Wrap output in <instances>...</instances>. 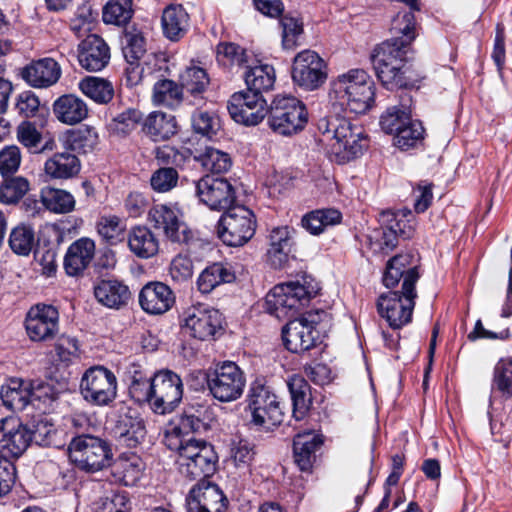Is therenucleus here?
Masks as SVG:
<instances>
[{
  "instance_id": "1",
  "label": "nucleus",
  "mask_w": 512,
  "mask_h": 512,
  "mask_svg": "<svg viewBox=\"0 0 512 512\" xmlns=\"http://www.w3.org/2000/svg\"><path fill=\"white\" fill-rule=\"evenodd\" d=\"M417 259L412 253L398 254L392 257L383 276L386 287H394L403 278L402 290L392 291L379 296L377 310L389 326L400 329L412 320L417 293L415 284L419 279L417 271Z\"/></svg>"
},
{
  "instance_id": "2",
  "label": "nucleus",
  "mask_w": 512,
  "mask_h": 512,
  "mask_svg": "<svg viewBox=\"0 0 512 512\" xmlns=\"http://www.w3.org/2000/svg\"><path fill=\"white\" fill-rule=\"evenodd\" d=\"M130 391L138 401H147L153 412L164 415L171 413L181 402L183 384L176 373L162 370L149 380L134 381Z\"/></svg>"
},
{
  "instance_id": "3",
  "label": "nucleus",
  "mask_w": 512,
  "mask_h": 512,
  "mask_svg": "<svg viewBox=\"0 0 512 512\" xmlns=\"http://www.w3.org/2000/svg\"><path fill=\"white\" fill-rule=\"evenodd\" d=\"M409 49L403 44L382 42L373 51L371 61L381 83L388 89L414 87L416 79L407 66L406 55Z\"/></svg>"
},
{
  "instance_id": "4",
  "label": "nucleus",
  "mask_w": 512,
  "mask_h": 512,
  "mask_svg": "<svg viewBox=\"0 0 512 512\" xmlns=\"http://www.w3.org/2000/svg\"><path fill=\"white\" fill-rule=\"evenodd\" d=\"M318 128L324 136L334 140L331 149L339 163L361 156L368 146L363 128L344 117L321 119Z\"/></svg>"
},
{
  "instance_id": "5",
  "label": "nucleus",
  "mask_w": 512,
  "mask_h": 512,
  "mask_svg": "<svg viewBox=\"0 0 512 512\" xmlns=\"http://www.w3.org/2000/svg\"><path fill=\"white\" fill-rule=\"evenodd\" d=\"M332 94L350 112L363 114L374 104L375 85L363 69H350L333 81Z\"/></svg>"
},
{
  "instance_id": "6",
  "label": "nucleus",
  "mask_w": 512,
  "mask_h": 512,
  "mask_svg": "<svg viewBox=\"0 0 512 512\" xmlns=\"http://www.w3.org/2000/svg\"><path fill=\"white\" fill-rule=\"evenodd\" d=\"M319 291L318 284L309 277H303L302 282L292 281L273 287L266 295L267 311L278 318L293 314L305 306L311 297Z\"/></svg>"
},
{
  "instance_id": "7",
  "label": "nucleus",
  "mask_w": 512,
  "mask_h": 512,
  "mask_svg": "<svg viewBox=\"0 0 512 512\" xmlns=\"http://www.w3.org/2000/svg\"><path fill=\"white\" fill-rule=\"evenodd\" d=\"M203 423L193 415L182 417L178 424L170 426L165 430L164 445L178 453L176 463L178 468L187 461L198 459V456L204 451L205 445H210L204 440L196 439L194 432L199 431Z\"/></svg>"
},
{
  "instance_id": "8",
  "label": "nucleus",
  "mask_w": 512,
  "mask_h": 512,
  "mask_svg": "<svg viewBox=\"0 0 512 512\" xmlns=\"http://www.w3.org/2000/svg\"><path fill=\"white\" fill-rule=\"evenodd\" d=\"M267 113L270 129L282 136L297 134L308 122V112L304 103L291 95H276Z\"/></svg>"
},
{
  "instance_id": "9",
  "label": "nucleus",
  "mask_w": 512,
  "mask_h": 512,
  "mask_svg": "<svg viewBox=\"0 0 512 512\" xmlns=\"http://www.w3.org/2000/svg\"><path fill=\"white\" fill-rule=\"evenodd\" d=\"M414 217L408 214H396L383 211L379 216L380 228L368 236L370 246L375 252L389 253L398 245V238L409 239L414 233Z\"/></svg>"
},
{
  "instance_id": "10",
  "label": "nucleus",
  "mask_w": 512,
  "mask_h": 512,
  "mask_svg": "<svg viewBox=\"0 0 512 512\" xmlns=\"http://www.w3.org/2000/svg\"><path fill=\"white\" fill-rule=\"evenodd\" d=\"M247 403L253 425L268 430L282 423L284 413L281 403L270 387L262 382L257 380L251 384Z\"/></svg>"
},
{
  "instance_id": "11",
  "label": "nucleus",
  "mask_w": 512,
  "mask_h": 512,
  "mask_svg": "<svg viewBox=\"0 0 512 512\" xmlns=\"http://www.w3.org/2000/svg\"><path fill=\"white\" fill-rule=\"evenodd\" d=\"M69 458L81 470L96 472L110 465L112 451L103 439L81 435L74 437L69 444Z\"/></svg>"
},
{
  "instance_id": "12",
  "label": "nucleus",
  "mask_w": 512,
  "mask_h": 512,
  "mask_svg": "<svg viewBox=\"0 0 512 512\" xmlns=\"http://www.w3.org/2000/svg\"><path fill=\"white\" fill-rule=\"evenodd\" d=\"M254 213L243 205H233L222 214L217 225L218 237L228 246L247 243L255 234Z\"/></svg>"
},
{
  "instance_id": "13",
  "label": "nucleus",
  "mask_w": 512,
  "mask_h": 512,
  "mask_svg": "<svg viewBox=\"0 0 512 512\" xmlns=\"http://www.w3.org/2000/svg\"><path fill=\"white\" fill-rule=\"evenodd\" d=\"M207 385L210 394L216 400L228 403L242 396L246 377L235 362L224 361L207 375Z\"/></svg>"
},
{
  "instance_id": "14",
  "label": "nucleus",
  "mask_w": 512,
  "mask_h": 512,
  "mask_svg": "<svg viewBox=\"0 0 512 512\" xmlns=\"http://www.w3.org/2000/svg\"><path fill=\"white\" fill-rule=\"evenodd\" d=\"M57 392L53 385L40 383L34 387V411H39V418L34 414V444L50 446L56 443L57 430L49 414L55 409Z\"/></svg>"
},
{
  "instance_id": "15",
  "label": "nucleus",
  "mask_w": 512,
  "mask_h": 512,
  "mask_svg": "<svg viewBox=\"0 0 512 512\" xmlns=\"http://www.w3.org/2000/svg\"><path fill=\"white\" fill-rule=\"evenodd\" d=\"M80 392L91 405L108 406L117 396V378L111 370L103 366L91 367L81 378Z\"/></svg>"
},
{
  "instance_id": "16",
  "label": "nucleus",
  "mask_w": 512,
  "mask_h": 512,
  "mask_svg": "<svg viewBox=\"0 0 512 512\" xmlns=\"http://www.w3.org/2000/svg\"><path fill=\"white\" fill-rule=\"evenodd\" d=\"M291 74L294 84L306 91H313L325 83L327 66L318 53L307 49L294 57Z\"/></svg>"
},
{
  "instance_id": "17",
  "label": "nucleus",
  "mask_w": 512,
  "mask_h": 512,
  "mask_svg": "<svg viewBox=\"0 0 512 512\" xmlns=\"http://www.w3.org/2000/svg\"><path fill=\"white\" fill-rule=\"evenodd\" d=\"M227 109L235 122L246 126L259 124L267 115V103L263 95L249 90L231 95Z\"/></svg>"
},
{
  "instance_id": "18",
  "label": "nucleus",
  "mask_w": 512,
  "mask_h": 512,
  "mask_svg": "<svg viewBox=\"0 0 512 512\" xmlns=\"http://www.w3.org/2000/svg\"><path fill=\"white\" fill-rule=\"evenodd\" d=\"M196 195L212 210L229 209L236 195L232 184L226 178L206 175L195 183Z\"/></svg>"
},
{
  "instance_id": "19",
  "label": "nucleus",
  "mask_w": 512,
  "mask_h": 512,
  "mask_svg": "<svg viewBox=\"0 0 512 512\" xmlns=\"http://www.w3.org/2000/svg\"><path fill=\"white\" fill-rule=\"evenodd\" d=\"M149 221L157 230L175 243H186L191 237L186 224L181 220L180 211L176 206L156 204L149 211Z\"/></svg>"
},
{
  "instance_id": "20",
  "label": "nucleus",
  "mask_w": 512,
  "mask_h": 512,
  "mask_svg": "<svg viewBox=\"0 0 512 512\" xmlns=\"http://www.w3.org/2000/svg\"><path fill=\"white\" fill-rule=\"evenodd\" d=\"M32 431L27 424L13 417L0 421V458H18L29 447Z\"/></svg>"
},
{
  "instance_id": "21",
  "label": "nucleus",
  "mask_w": 512,
  "mask_h": 512,
  "mask_svg": "<svg viewBox=\"0 0 512 512\" xmlns=\"http://www.w3.org/2000/svg\"><path fill=\"white\" fill-rule=\"evenodd\" d=\"M183 319L184 329L194 338L209 340L222 327V317L218 310L205 306L189 308Z\"/></svg>"
},
{
  "instance_id": "22",
  "label": "nucleus",
  "mask_w": 512,
  "mask_h": 512,
  "mask_svg": "<svg viewBox=\"0 0 512 512\" xmlns=\"http://www.w3.org/2000/svg\"><path fill=\"white\" fill-rule=\"evenodd\" d=\"M227 504L222 490L208 480L194 485L186 499L187 512H225Z\"/></svg>"
},
{
  "instance_id": "23",
  "label": "nucleus",
  "mask_w": 512,
  "mask_h": 512,
  "mask_svg": "<svg viewBox=\"0 0 512 512\" xmlns=\"http://www.w3.org/2000/svg\"><path fill=\"white\" fill-rule=\"evenodd\" d=\"M110 58L108 44L96 34L88 35L78 46L79 64L87 71H101L108 65Z\"/></svg>"
},
{
  "instance_id": "24",
  "label": "nucleus",
  "mask_w": 512,
  "mask_h": 512,
  "mask_svg": "<svg viewBox=\"0 0 512 512\" xmlns=\"http://www.w3.org/2000/svg\"><path fill=\"white\" fill-rule=\"evenodd\" d=\"M285 347L293 353L305 352L315 345L317 331L306 318L289 321L282 330Z\"/></svg>"
},
{
  "instance_id": "25",
  "label": "nucleus",
  "mask_w": 512,
  "mask_h": 512,
  "mask_svg": "<svg viewBox=\"0 0 512 512\" xmlns=\"http://www.w3.org/2000/svg\"><path fill=\"white\" fill-rule=\"evenodd\" d=\"M175 295L170 287L162 282H149L139 293V304L149 314L159 315L171 309Z\"/></svg>"
},
{
  "instance_id": "26",
  "label": "nucleus",
  "mask_w": 512,
  "mask_h": 512,
  "mask_svg": "<svg viewBox=\"0 0 512 512\" xmlns=\"http://www.w3.org/2000/svg\"><path fill=\"white\" fill-rule=\"evenodd\" d=\"M56 119L65 125L73 126L81 123L89 115L87 103L75 94H64L53 103Z\"/></svg>"
},
{
  "instance_id": "27",
  "label": "nucleus",
  "mask_w": 512,
  "mask_h": 512,
  "mask_svg": "<svg viewBox=\"0 0 512 512\" xmlns=\"http://www.w3.org/2000/svg\"><path fill=\"white\" fill-rule=\"evenodd\" d=\"M267 256L276 268L284 266L294 245V230L289 226L274 227L268 236Z\"/></svg>"
},
{
  "instance_id": "28",
  "label": "nucleus",
  "mask_w": 512,
  "mask_h": 512,
  "mask_svg": "<svg viewBox=\"0 0 512 512\" xmlns=\"http://www.w3.org/2000/svg\"><path fill=\"white\" fill-rule=\"evenodd\" d=\"M95 254V243L89 238H80L67 249L64 269L69 276L81 274L91 263Z\"/></svg>"
},
{
  "instance_id": "29",
  "label": "nucleus",
  "mask_w": 512,
  "mask_h": 512,
  "mask_svg": "<svg viewBox=\"0 0 512 512\" xmlns=\"http://www.w3.org/2000/svg\"><path fill=\"white\" fill-rule=\"evenodd\" d=\"M247 90L261 94L273 88L276 72L272 65L253 59L244 72Z\"/></svg>"
},
{
  "instance_id": "30",
  "label": "nucleus",
  "mask_w": 512,
  "mask_h": 512,
  "mask_svg": "<svg viewBox=\"0 0 512 512\" xmlns=\"http://www.w3.org/2000/svg\"><path fill=\"white\" fill-rule=\"evenodd\" d=\"M217 461L218 456L213 446L205 445L204 451L198 456V459L192 460V462L187 461L178 470L183 476L191 480H207L216 471Z\"/></svg>"
},
{
  "instance_id": "31",
  "label": "nucleus",
  "mask_w": 512,
  "mask_h": 512,
  "mask_svg": "<svg viewBox=\"0 0 512 512\" xmlns=\"http://www.w3.org/2000/svg\"><path fill=\"white\" fill-rule=\"evenodd\" d=\"M34 314V341L52 339L59 330V312L49 304H37Z\"/></svg>"
},
{
  "instance_id": "32",
  "label": "nucleus",
  "mask_w": 512,
  "mask_h": 512,
  "mask_svg": "<svg viewBox=\"0 0 512 512\" xmlns=\"http://www.w3.org/2000/svg\"><path fill=\"white\" fill-rule=\"evenodd\" d=\"M128 246L136 257L149 259L158 253L159 240L149 228L137 226L128 234Z\"/></svg>"
},
{
  "instance_id": "33",
  "label": "nucleus",
  "mask_w": 512,
  "mask_h": 512,
  "mask_svg": "<svg viewBox=\"0 0 512 512\" xmlns=\"http://www.w3.org/2000/svg\"><path fill=\"white\" fill-rule=\"evenodd\" d=\"M94 295L99 303L119 309L130 298L128 287L117 280H102L94 287Z\"/></svg>"
},
{
  "instance_id": "34",
  "label": "nucleus",
  "mask_w": 512,
  "mask_h": 512,
  "mask_svg": "<svg viewBox=\"0 0 512 512\" xmlns=\"http://www.w3.org/2000/svg\"><path fill=\"white\" fill-rule=\"evenodd\" d=\"M81 170V162L74 154L56 153L44 164L45 174L51 179H70Z\"/></svg>"
},
{
  "instance_id": "35",
  "label": "nucleus",
  "mask_w": 512,
  "mask_h": 512,
  "mask_svg": "<svg viewBox=\"0 0 512 512\" xmlns=\"http://www.w3.org/2000/svg\"><path fill=\"white\" fill-rule=\"evenodd\" d=\"M235 280V273L228 263H213L206 267L197 279V286L201 293L208 294L217 286L231 283Z\"/></svg>"
},
{
  "instance_id": "36",
  "label": "nucleus",
  "mask_w": 512,
  "mask_h": 512,
  "mask_svg": "<svg viewBox=\"0 0 512 512\" xmlns=\"http://www.w3.org/2000/svg\"><path fill=\"white\" fill-rule=\"evenodd\" d=\"M32 396V383L23 387L21 379H10L1 386L0 397L3 405L14 411H21L30 403Z\"/></svg>"
},
{
  "instance_id": "37",
  "label": "nucleus",
  "mask_w": 512,
  "mask_h": 512,
  "mask_svg": "<svg viewBox=\"0 0 512 512\" xmlns=\"http://www.w3.org/2000/svg\"><path fill=\"white\" fill-rule=\"evenodd\" d=\"M401 103L389 107L380 118L382 130L387 134H395L411 120V97L404 94Z\"/></svg>"
},
{
  "instance_id": "38",
  "label": "nucleus",
  "mask_w": 512,
  "mask_h": 512,
  "mask_svg": "<svg viewBox=\"0 0 512 512\" xmlns=\"http://www.w3.org/2000/svg\"><path fill=\"white\" fill-rule=\"evenodd\" d=\"M99 143V135L92 126H82L65 133L64 146L78 154L92 152Z\"/></svg>"
},
{
  "instance_id": "39",
  "label": "nucleus",
  "mask_w": 512,
  "mask_h": 512,
  "mask_svg": "<svg viewBox=\"0 0 512 512\" xmlns=\"http://www.w3.org/2000/svg\"><path fill=\"white\" fill-rule=\"evenodd\" d=\"M143 131L154 141L167 140L177 132V123L172 115L152 112L144 121Z\"/></svg>"
},
{
  "instance_id": "40",
  "label": "nucleus",
  "mask_w": 512,
  "mask_h": 512,
  "mask_svg": "<svg viewBox=\"0 0 512 512\" xmlns=\"http://www.w3.org/2000/svg\"><path fill=\"white\" fill-rule=\"evenodd\" d=\"M321 444L322 440L312 432H303L295 436L293 442L294 458L302 471L311 468L314 453Z\"/></svg>"
},
{
  "instance_id": "41",
  "label": "nucleus",
  "mask_w": 512,
  "mask_h": 512,
  "mask_svg": "<svg viewBox=\"0 0 512 512\" xmlns=\"http://www.w3.org/2000/svg\"><path fill=\"white\" fill-rule=\"evenodd\" d=\"M416 23L414 13L411 10H403L397 13L391 23L393 37L385 42L403 44V48L409 49L410 44L416 37Z\"/></svg>"
},
{
  "instance_id": "42",
  "label": "nucleus",
  "mask_w": 512,
  "mask_h": 512,
  "mask_svg": "<svg viewBox=\"0 0 512 512\" xmlns=\"http://www.w3.org/2000/svg\"><path fill=\"white\" fill-rule=\"evenodd\" d=\"M56 236V231L52 227H46L39 231L37 249L34 254L41 255L39 264L42 267L41 273L46 277L55 276L57 271L56 256L57 245L53 242L46 244V237Z\"/></svg>"
},
{
  "instance_id": "43",
  "label": "nucleus",
  "mask_w": 512,
  "mask_h": 512,
  "mask_svg": "<svg viewBox=\"0 0 512 512\" xmlns=\"http://www.w3.org/2000/svg\"><path fill=\"white\" fill-rule=\"evenodd\" d=\"M189 16L181 5H171L162 14L163 32L170 40L180 39L188 27Z\"/></svg>"
},
{
  "instance_id": "44",
  "label": "nucleus",
  "mask_w": 512,
  "mask_h": 512,
  "mask_svg": "<svg viewBox=\"0 0 512 512\" xmlns=\"http://www.w3.org/2000/svg\"><path fill=\"white\" fill-rule=\"evenodd\" d=\"M144 463L135 454L120 457L113 466L114 477L125 486H134L142 477Z\"/></svg>"
},
{
  "instance_id": "45",
  "label": "nucleus",
  "mask_w": 512,
  "mask_h": 512,
  "mask_svg": "<svg viewBox=\"0 0 512 512\" xmlns=\"http://www.w3.org/2000/svg\"><path fill=\"white\" fill-rule=\"evenodd\" d=\"M40 202L45 209L57 214H66L73 211L76 203L71 193L52 187L41 189Z\"/></svg>"
},
{
  "instance_id": "46",
  "label": "nucleus",
  "mask_w": 512,
  "mask_h": 512,
  "mask_svg": "<svg viewBox=\"0 0 512 512\" xmlns=\"http://www.w3.org/2000/svg\"><path fill=\"white\" fill-rule=\"evenodd\" d=\"M78 86L85 96L98 104H107L114 97L113 84L104 78L88 76Z\"/></svg>"
},
{
  "instance_id": "47",
  "label": "nucleus",
  "mask_w": 512,
  "mask_h": 512,
  "mask_svg": "<svg viewBox=\"0 0 512 512\" xmlns=\"http://www.w3.org/2000/svg\"><path fill=\"white\" fill-rule=\"evenodd\" d=\"M293 405V416L296 420H301L310 404L309 390L307 381L299 375H293L287 382Z\"/></svg>"
},
{
  "instance_id": "48",
  "label": "nucleus",
  "mask_w": 512,
  "mask_h": 512,
  "mask_svg": "<svg viewBox=\"0 0 512 512\" xmlns=\"http://www.w3.org/2000/svg\"><path fill=\"white\" fill-rule=\"evenodd\" d=\"M182 85L169 79L157 81L153 87L152 99L154 104L169 108L178 106L183 98Z\"/></svg>"
},
{
  "instance_id": "49",
  "label": "nucleus",
  "mask_w": 512,
  "mask_h": 512,
  "mask_svg": "<svg viewBox=\"0 0 512 512\" xmlns=\"http://www.w3.org/2000/svg\"><path fill=\"white\" fill-rule=\"evenodd\" d=\"M30 190V182L22 176L3 177L0 183V203L16 204Z\"/></svg>"
},
{
  "instance_id": "50",
  "label": "nucleus",
  "mask_w": 512,
  "mask_h": 512,
  "mask_svg": "<svg viewBox=\"0 0 512 512\" xmlns=\"http://www.w3.org/2000/svg\"><path fill=\"white\" fill-rule=\"evenodd\" d=\"M61 69L52 58L34 61V88H47L54 85L60 78Z\"/></svg>"
},
{
  "instance_id": "51",
  "label": "nucleus",
  "mask_w": 512,
  "mask_h": 512,
  "mask_svg": "<svg viewBox=\"0 0 512 512\" xmlns=\"http://www.w3.org/2000/svg\"><path fill=\"white\" fill-rule=\"evenodd\" d=\"M217 59L223 65L246 69L254 58L244 48L235 43H220L217 46Z\"/></svg>"
},
{
  "instance_id": "52",
  "label": "nucleus",
  "mask_w": 512,
  "mask_h": 512,
  "mask_svg": "<svg viewBox=\"0 0 512 512\" xmlns=\"http://www.w3.org/2000/svg\"><path fill=\"white\" fill-rule=\"evenodd\" d=\"M194 159L207 171L223 173L230 169L232 162L230 156L216 148L206 147Z\"/></svg>"
},
{
  "instance_id": "53",
  "label": "nucleus",
  "mask_w": 512,
  "mask_h": 512,
  "mask_svg": "<svg viewBox=\"0 0 512 512\" xmlns=\"http://www.w3.org/2000/svg\"><path fill=\"white\" fill-rule=\"evenodd\" d=\"M122 53L126 62H138L146 53V40L136 28L127 29L122 37Z\"/></svg>"
},
{
  "instance_id": "54",
  "label": "nucleus",
  "mask_w": 512,
  "mask_h": 512,
  "mask_svg": "<svg viewBox=\"0 0 512 512\" xmlns=\"http://www.w3.org/2000/svg\"><path fill=\"white\" fill-rule=\"evenodd\" d=\"M492 388L512 398V356L501 358L493 370Z\"/></svg>"
},
{
  "instance_id": "55",
  "label": "nucleus",
  "mask_w": 512,
  "mask_h": 512,
  "mask_svg": "<svg viewBox=\"0 0 512 512\" xmlns=\"http://www.w3.org/2000/svg\"><path fill=\"white\" fill-rule=\"evenodd\" d=\"M132 15V0H109L103 8V21L108 24L125 25Z\"/></svg>"
},
{
  "instance_id": "56",
  "label": "nucleus",
  "mask_w": 512,
  "mask_h": 512,
  "mask_svg": "<svg viewBox=\"0 0 512 512\" xmlns=\"http://www.w3.org/2000/svg\"><path fill=\"white\" fill-rule=\"evenodd\" d=\"M424 128L421 122L410 120L394 134V145L401 150L416 147L423 140Z\"/></svg>"
},
{
  "instance_id": "57",
  "label": "nucleus",
  "mask_w": 512,
  "mask_h": 512,
  "mask_svg": "<svg viewBox=\"0 0 512 512\" xmlns=\"http://www.w3.org/2000/svg\"><path fill=\"white\" fill-rule=\"evenodd\" d=\"M182 89L197 96L201 95L209 85V77L203 68L192 66L181 74Z\"/></svg>"
},
{
  "instance_id": "58",
  "label": "nucleus",
  "mask_w": 512,
  "mask_h": 512,
  "mask_svg": "<svg viewBox=\"0 0 512 512\" xmlns=\"http://www.w3.org/2000/svg\"><path fill=\"white\" fill-rule=\"evenodd\" d=\"M124 222L116 215L101 216L97 222L98 234L110 244H116L124 238Z\"/></svg>"
},
{
  "instance_id": "59",
  "label": "nucleus",
  "mask_w": 512,
  "mask_h": 512,
  "mask_svg": "<svg viewBox=\"0 0 512 512\" xmlns=\"http://www.w3.org/2000/svg\"><path fill=\"white\" fill-rule=\"evenodd\" d=\"M191 121L193 130L208 138L216 135L221 128L220 119L213 112L197 110L193 113Z\"/></svg>"
},
{
  "instance_id": "60",
  "label": "nucleus",
  "mask_w": 512,
  "mask_h": 512,
  "mask_svg": "<svg viewBox=\"0 0 512 512\" xmlns=\"http://www.w3.org/2000/svg\"><path fill=\"white\" fill-rule=\"evenodd\" d=\"M9 245L16 254L29 255L32 250V227L27 224H19L13 228L9 237Z\"/></svg>"
},
{
  "instance_id": "61",
  "label": "nucleus",
  "mask_w": 512,
  "mask_h": 512,
  "mask_svg": "<svg viewBox=\"0 0 512 512\" xmlns=\"http://www.w3.org/2000/svg\"><path fill=\"white\" fill-rule=\"evenodd\" d=\"M142 116L137 109H127L111 120L109 129L117 135H127L136 128Z\"/></svg>"
},
{
  "instance_id": "62",
  "label": "nucleus",
  "mask_w": 512,
  "mask_h": 512,
  "mask_svg": "<svg viewBox=\"0 0 512 512\" xmlns=\"http://www.w3.org/2000/svg\"><path fill=\"white\" fill-rule=\"evenodd\" d=\"M21 152L16 145H6L0 150V175L8 177L14 175L21 164Z\"/></svg>"
},
{
  "instance_id": "63",
  "label": "nucleus",
  "mask_w": 512,
  "mask_h": 512,
  "mask_svg": "<svg viewBox=\"0 0 512 512\" xmlns=\"http://www.w3.org/2000/svg\"><path fill=\"white\" fill-rule=\"evenodd\" d=\"M178 178V172L174 167L159 168L152 173L150 184L153 190L164 193L177 185Z\"/></svg>"
},
{
  "instance_id": "64",
  "label": "nucleus",
  "mask_w": 512,
  "mask_h": 512,
  "mask_svg": "<svg viewBox=\"0 0 512 512\" xmlns=\"http://www.w3.org/2000/svg\"><path fill=\"white\" fill-rule=\"evenodd\" d=\"M119 423L123 426L120 434L129 441V445H136L144 439L146 430L141 419L126 416Z\"/></svg>"
}]
</instances>
